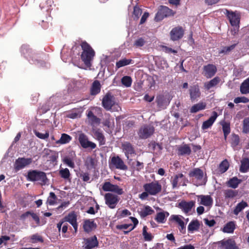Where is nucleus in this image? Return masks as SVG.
<instances>
[{
    "mask_svg": "<svg viewBox=\"0 0 249 249\" xmlns=\"http://www.w3.org/2000/svg\"><path fill=\"white\" fill-rule=\"evenodd\" d=\"M240 182L241 180L237 177H233L232 178H230L227 182V185L229 187L235 189L238 187Z\"/></svg>",
    "mask_w": 249,
    "mask_h": 249,
    "instance_id": "58836bf2",
    "label": "nucleus"
},
{
    "mask_svg": "<svg viewBox=\"0 0 249 249\" xmlns=\"http://www.w3.org/2000/svg\"><path fill=\"white\" fill-rule=\"evenodd\" d=\"M240 91L242 94H247L249 93V77L244 80L241 84Z\"/></svg>",
    "mask_w": 249,
    "mask_h": 249,
    "instance_id": "e433bc0d",
    "label": "nucleus"
},
{
    "mask_svg": "<svg viewBox=\"0 0 249 249\" xmlns=\"http://www.w3.org/2000/svg\"><path fill=\"white\" fill-rule=\"evenodd\" d=\"M57 197L53 192H50L47 199V203L50 205H53L55 204Z\"/></svg>",
    "mask_w": 249,
    "mask_h": 249,
    "instance_id": "8fccbe9b",
    "label": "nucleus"
},
{
    "mask_svg": "<svg viewBox=\"0 0 249 249\" xmlns=\"http://www.w3.org/2000/svg\"><path fill=\"white\" fill-rule=\"evenodd\" d=\"M145 43V40L142 37H140L135 41L134 46L136 47H141L143 46Z\"/></svg>",
    "mask_w": 249,
    "mask_h": 249,
    "instance_id": "bf43d9fd",
    "label": "nucleus"
},
{
    "mask_svg": "<svg viewBox=\"0 0 249 249\" xmlns=\"http://www.w3.org/2000/svg\"><path fill=\"white\" fill-rule=\"evenodd\" d=\"M191 149L187 144H184L178 148V154L179 155H190Z\"/></svg>",
    "mask_w": 249,
    "mask_h": 249,
    "instance_id": "c9c22d12",
    "label": "nucleus"
},
{
    "mask_svg": "<svg viewBox=\"0 0 249 249\" xmlns=\"http://www.w3.org/2000/svg\"><path fill=\"white\" fill-rule=\"evenodd\" d=\"M190 178H194L196 179V186L205 185L207 182L206 176L204 177L203 171L199 168L193 169L189 173Z\"/></svg>",
    "mask_w": 249,
    "mask_h": 249,
    "instance_id": "20e7f679",
    "label": "nucleus"
},
{
    "mask_svg": "<svg viewBox=\"0 0 249 249\" xmlns=\"http://www.w3.org/2000/svg\"><path fill=\"white\" fill-rule=\"evenodd\" d=\"M244 133H249V117L245 118L243 121V130Z\"/></svg>",
    "mask_w": 249,
    "mask_h": 249,
    "instance_id": "3c124183",
    "label": "nucleus"
},
{
    "mask_svg": "<svg viewBox=\"0 0 249 249\" xmlns=\"http://www.w3.org/2000/svg\"><path fill=\"white\" fill-rule=\"evenodd\" d=\"M204 75L208 78L213 77L217 71V68L215 65L209 64L203 67Z\"/></svg>",
    "mask_w": 249,
    "mask_h": 249,
    "instance_id": "6ab92c4d",
    "label": "nucleus"
},
{
    "mask_svg": "<svg viewBox=\"0 0 249 249\" xmlns=\"http://www.w3.org/2000/svg\"><path fill=\"white\" fill-rule=\"evenodd\" d=\"M197 197L200 199V204L206 207H211L213 204V199L209 195H198Z\"/></svg>",
    "mask_w": 249,
    "mask_h": 249,
    "instance_id": "a878e982",
    "label": "nucleus"
},
{
    "mask_svg": "<svg viewBox=\"0 0 249 249\" xmlns=\"http://www.w3.org/2000/svg\"><path fill=\"white\" fill-rule=\"evenodd\" d=\"M176 12L173 11L171 9L163 5H160L159 7L158 11L156 14L155 20L157 21H160L164 18L174 16Z\"/></svg>",
    "mask_w": 249,
    "mask_h": 249,
    "instance_id": "39448f33",
    "label": "nucleus"
},
{
    "mask_svg": "<svg viewBox=\"0 0 249 249\" xmlns=\"http://www.w3.org/2000/svg\"><path fill=\"white\" fill-rule=\"evenodd\" d=\"M97 224L93 219H86L83 222V229L85 232L89 233L97 228Z\"/></svg>",
    "mask_w": 249,
    "mask_h": 249,
    "instance_id": "4be33fe9",
    "label": "nucleus"
},
{
    "mask_svg": "<svg viewBox=\"0 0 249 249\" xmlns=\"http://www.w3.org/2000/svg\"><path fill=\"white\" fill-rule=\"evenodd\" d=\"M200 226V224L197 220H192L188 226V230L189 232H193L197 231Z\"/></svg>",
    "mask_w": 249,
    "mask_h": 249,
    "instance_id": "4c0bfd02",
    "label": "nucleus"
},
{
    "mask_svg": "<svg viewBox=\"0 0 249 249\" xmlns=\"http://www.w3.org/2000/svg\"><path fill=\"white\" fill-rule=\"evenodd\" d=\"M82 52L80 55L81 59L85 65L88 67L91 66V62L95 55L94 50L86 41H82L80 44Z\"/></svg>",
    "mask_w": 249,
    "mask_h": 249,
    "instance_id": "f257e3e1",
    "label": "nucleus"
},
{
    "mask_svg": "<svg viewBox=\"0 0 249 249\" xmlns=\"http://www.w3.org/2000/svg\"><path fill=\"white\" fill-rule=\"evenodd\" d=\"M133 60L131 59L123 58L117 61L116 63V67L119 69L121 67H124L132 64Z\"/></svg>",
    "mask_w": 249,
    "mask_h": 249,
    "instance_id": "a19ab883",
    "label": "nucleus"
},
{
    "mask_svg": "<svg viewBox=\"0 0 249 249\" xmlns=\"http://www.w3.org/2000/svg\"><path fill=\"white\" fill-rule=\"evenodd\" d=\"M225 13L232 26L238 25L240 22V16L235 12L226 10Z\"/></svg>",
    "mask_w": 249,
    "mask_h": 249,
    "instance_id": "a211bd4d",
    "label": "nucleus"
},
{
    "mask_svg": "<svg viewBox=\"0 0 249 249\" xmlns=\"http://www.w3.org/2000/svg\"><path fill=\"white\" fill-rule=\"evenodd\" d=\"M249 102V99L245 97H238L234 99V102L236 104L240 103H247Z\"/></svg>",
    "mask_w": 249,
    "mask_h": 249,
    "instance_id": "680f3d73",
    "label": "nucleus"
},
{
    "mask_svg": "<svg viewBox=\"0 0 249 249\" xmlns=\"http://www.w3.org/2000/svg\"><path fill=\"white\" fill-rule=\"evenodd\" d=\"M59 175L61 178L64 179H69L70 177V173L68 168L60 169L59 170Z\"/></svg>",
    "mask_w": 249,
    "mask_h": 249,
    "instance_id": "603ef678",
    "label": "nucleus"
},
{
    "mask_svg": "<svg viewBox=\"0 0 249 249\" xmlns=\"http://www.w3.org/2000/svg\"><path fill=\"white\" fill-rule=\"evenodd\" d=\"M96 139L99 141L100 145H104L106 143V139L102 132L99 129L94 132Z\"/></svg>",
    "mask_w": 249,
    "mask_h": 249,
    "instance_id": "473e14b6",
    "label": "nucleus"
},
{
    "mask_svg": "<svg viewBox=\"0 0 249 249\" xmlns=\"http://www.w3.org/2000/svg\"><path fill=\"white\" fill-rule=\"evenodd\" d=\"M189 91L190 100L192 102L197 100L200 96L201 92L199 86L197 84L190 86Z\"/></svg>",
    "mask_w": 249,
    "mask_h": 249,
    "instance_id": "412c9836",
    "label": "nucleus"
},
{
    "mask_svg": "<svg viewBox=\"0 0 249 249\" xmlns=\"http://www.w3.org/2000/svg\"><path fill=\"white\" fill-rule=\"evenodd\" d=\"M219 243L224 249H239L235 241L232 238L223 239Z\"/></svg>",
    "mask_w": 249,
    "mask_h": 249,
    "instance_id": "aec40b11",
    "label": "nucleus"
},
{
    "mask_svg": "<svg viewBox=\"0 0 249 249\" xmlns=\"http://www.w3.org/2000/svg\"><path fill=\"white\" fill-rule=\"evenodd\" d=\"M195 202L193 201L189 202L182 201L179 203L178 207L181 209L184 213H187L191 211L192 208L195 206Z\"/></svg>",
    "mask_w": 249,
    "mask_h": 249,
    "instance_id": "b1692460",
    "label": "nucleus"
},
{
    "mask_svg": "<svg viewBox=\"0 0 249 249\" xmlns=\"http://www.w3.org/2000/svg\"><path fill=\"white\" fill-rule=\"evenodd\" d=\"M102 104L106 110H110L112 107L115 105V98L110 92H107L103 97Z\"/></svg>",
    "mask_w": 249,
    "mask_h": 249,
    "instance_id": "1a4fd4ad",
    "label": "nucleus"
},
{
    "mask_svg": "<svg viewBox=\"0 0 249 249\" xmlns=\"http://www.w3.org/2000/svg\"><path fill=\"white\" fill-rule=\"evenodd\" d=\"M27 178L28 180L31 181H40L41 185H45L48 181L45 172L36 170L29 171Z\"/></svg>",
    "mask_w": 249,
    "mask_h": 249,
    "instance_id": "7ed1b4c3",
    "label": "nucleus"
},
{
    "mask_svg": "<svg viewBox=\"0 0 249 249\" xmlns=\"http://www.w3.org/2000/svg\"><path fill=\"white\" fill-rule=\"evenodd\" d=\"M162 48L163 49V51L166 53H177V51L175 50H174L173 49H172L171 48H169L168 47H167L166 46H163L162 47Z\"/></svg>",
    "mask_w": 249,
    "mask_h": 249,
    "instance_id": "338daca9",
    "label": "nucleus"
},
{
    "mask_svg": "<svg viewBox=\"0 0 249 249\" xmlns=\"http://www.w3.org/2000/svg\"><path fill=\"white\" fill-rule=\"evenodd\" d=\"M218 117V114L215 111L213 112V115L208 120L204 121L202 125L201 128L203 130H206L211 127Z\"/></svg>",
    "mask_w": 249,
    "mask_h": 249,
    "instance_id": "393cba45",
    "label": "nucleus"
},
{
    "mask_svg": "<svg viewBox=\"0 0 249 249\" xmlns=\"http://www.w3.org/2000/svg\"><path fill=\"white\" fill-rule=\"evenodd\" d=\"M156 221L158 223H163L165 222V215L163 212H160L157 213L155 218Z\"/></svg>",
    "mask_w": 249,
    "mask_h": 249,
    "instance_id": "6e6d98bb",
    "label": "nucleus"
},
{
    "mask_svg": "<svg viewBox=\"0 0 249 249\" xmlns=\"http://www.w3.org/2000/svg\"><path fill=\"white\" fill-rule=\"evenodd\" d=\"M154 212V210L149 206H146L141 211V216L144 217L148 215L151 214Z\"/></svg>",
    "mask_w": 249,
    "mask_h": 249,
    "instance_id": "c03bdc74",
    "label": "nucleus"
},
{
    "mask_svg": "<svg viewBox=\"0 0 249 249\" xmlns=\"http://www.w3.org/2000/svg\"><path fill=\"white\" fill-rule=\"evenodd\" d=\"M240 142V138L239 136L235 134H233L232 135L231 139V145L232 147H236L237 145H239Z\"/></svg>",
    "mask_w": 249,
    "mask_h": 249,
    "instance_id": "09e8293b",
    "label": "nucleus"
},
{
    "mask_svg": "<svg viewBox=\"0 0 249 249\" xmlns=\"http://www.w3.org/2000/svg\"><path fill=\"white\" fill-rule=\"evenodd\" d=\"M220 81L221 79L220 77L218 76L215 77L210 81L205 82L204 83V87L206 89L209 90L212 88L217 85L220 83Z\"/></svg>",
    "mask_w": 249,
    "mask_h": 249,
    "instance_id": "bb28decb",
    "label": "nucleus"
},
{
    "mask_svg": "<svg viewBox=\"0 0 249 249\" xmlns=\"http://www.w3.org/2000/svg\"><path fill=\"white\" fill-rule=\"evenodd\" d=\"M206 104L205 103L199 102L193 105L190 109L191 113H196L198 111L205 109Z\"/></svg>",
    "mask_w": 249,
    "mask_h": 249,
    "instance_id": "7c9ffc66",
    "label": "nucleus"
},
{
    "mask_svg": "<svg viewBox=\"0 0 249 249\" xmlns=\"http://www.w3.org/2000/svg\"><path fill=\"white\" fill-rule=\"evenodd\" d=\"M248 206V204L246 202L243 200L240 203H238L235 207L233 210V213L235 215H237L240 212Z\"/></svg>",
    "mask_w": 249,
    "mask_h": 249,
    "instance_id": "72a5a7b5",
    "label": "nucleus"
},
{
    "mask_svg": "<svg viewBox=\"0 0 249 249\" xmlns=\"http://www.w3.org/2000/svg\"><path fill=\"white\" fill-rule=\"evenodd\" d=\"M184 217L180 215H171L170 217V220L176 222L178 225L179 231L184 234L186 232V224L183 221Z\"/></svg>",
    "mask_w": 249,
    "mask_h": 249,
    "instance_id": "f8f14e48",
    "label": "nucleus"
},
{
    "mask_svg": "<svg viewBox=\"0 0 249 249\" xmlns=\"http://www.w3.org/2000/svg\"><path fill=\"white\" fill-rule=\"evenodd\" d=\"M143 188L151 196L157 195L162 190L161 185L157 181L145 183L143 185Z\"/></svg>",
    "mask_w": 249,
    "mask_h": 249,
    "instance_id": "423d86ee",
    "label": "nucleus"
},
{
    "mask_svg": "<svg viewBox=\"0 0 249 249\" xmlns=\"http://www.w3.org/2000/svg\"><path fill=\"white\" fill-rule=\"evenodd\" d=\"M102 189L104 191L113 192L119 195H122L124 193L123 189L120 188L119 186L112 184L108 181L104 183L102 185Z\"/></svg>",
    "mask_w": 249,
    "mask_h": 249,
    "instance_id": "9b49d317",
    "label": "nucleus"
},
{
    "mask_svg": "<svg viewBox=\"0 0 249 249\" xmlns=\"http://www.w3.org/2000/svg\"><path fill=\"white\" fill-rule=\"evenodd\" d=\"M84 247L85 249H92L93 248L97 247L99 245V242L96 235L89 238H84Z\"/></svg>",
    "mask_w": 249,
    "mask_h": 249,
    "instance_id": "f3484780",
    "label": "nucleus"
},
{
    "mask_svg": "<svg viewBox=\"0 0 249 249\" xmlns=\"http://www.w3.org/2000/svg\"><path fill=\"white\" fill-rule=\"evenodd\" d=\"M156 102L159 107L164 108L165 106L166 100L163 95L158 96L156 98Z\"/></svg>",
    "mask_w": 249,
    "mask_h": 249,
    "instance_id": "de8ad7c7",
    "label": "nucleus"
},
{
    "mask_svg": "<svg viewBox=\"0 0 249 249\" xmlns=\"http://www.w3.org/2000/svg\"><path fill=\"white\" fill-rule=\"evenodd\" d=\"M34 133L37 137L42 140H46L48 138L49 136V132L48 131H46L45 133L43 134L35 130H34Z\"/></svg>",
    "mask_w": 249,
    "mask_h": 249,
    "instance_id": "5fc2aeb1",
    "label": "nucleus"
},
{
    "mask_svg": "<svg viewBox=\"0 0 249 249\" xmlns=\"http://www.w3.org/2000/svg\"><path fill=\"white\" fill-rule=\"evenodd\" d=\"M109 166L111 169L114 168L124 171H126L128 169L127 165L119 156H113L111 158L109 161Z\"/></svg>",
    "mask_w": 249,
    "mask_h": 249,
    "instance_id": "6e6552de",
    "label": "nucleus"
},
{
    "mask_svg": "<svg viewBox=\"0 0 249 249\" xmlns=\"http://www.w3.org/2000/svg\"><path fill=\"white\" fill-rule=\"evenodd\" d=\"M235 229V224L234 221L228 222L223 228L222 231L225 233H233Z\"/></svg>",
    "mask_w": 249,
    "mask_h": 249,
    "instance_id": "c756f323",
    "label": "nucleus"
},
{
    "mask_svg": "<svg viewBox=\"0 0 249 249\" xmlns=\"http://www.w3.org/2000/svg\"><path fill=\"white\" fill-rule=\"evenodd\" d=\"M222 125L224 138L226 140L228 135L231 132L230 124L229 123L224 122Z\"/></svg>",
    "mask_w": 249,
    "mask_h": 249,
    "instance_id": "49530a36",
    "label": "nucleus"
},
{
    "mask_svg": "<svg viewBox=\"0 0 249 249\" xmlns=\"http://www.w3.org/2000/svg\"><path fill=\"white\" fill-rule=\"evenodd\" d=\"M121 81L123 85L125 86L126 87H130L132 84L131 78L128 76H124L122 78Z\"/></svg>",
    "mask_w": 249,
    "mask_h": 249,
    "instance_id": "864d4df0",
    "label": "nucleus"
},
{
    "mask_svg": "<svg viewBox=\"0 0 249 249\" xmlns=\"http://www.w3.org/2000/svg\"><path fill=\"white\" fill-rule=\"evenodd\" d=\"M20 52L30 63L35 65L43 64V62L41 59L40 54L33 51L29 45H22L20 48Z\"/></svg>",
    "mask_w": 249,
    "mask_h": 249,
    "instance_id": "f03ea898",
    "label": "nucleus"
},
{
    "mask_svg": "<svg viewBox=\"0 0 249 249\" xmlns=\"http://www.w3.org/2000/svg\"><path fill=\"white\" fill-rule=\"evenodd\" d=\"M104 199L106 204L111 209L116 208L120 200V198L117 195L111 193H106L104 196Z\"/></svg>",
    "mask_w": 249,
    "mask_h": 249,
    "instance_id": "9d476101",
    "label": "nucleus"
},
{
    "mask_svg": "<svg viewBox=\"0 0 249 249\" xmlns=\"http://www.w3.org/2000/svg\"><path fill=\"white\" fill-rule=\"evenodd\" d=\"M72 139V138L71 136L69 135L68 134L63 133L61 134V136L60 137V139L56 141V143H60V144H66L69 143Z\"/></svg>",
    "mask_w": 249,
    "mask_h": 249,
    "instance_id": "ea45409f",
    "label": "nucleus"
},
{
    "mask_svg": "<svg viewBox=\"0 0 249 249\" xmlns=\"http://www.w3.org/2000/svg\"><path fill=\"white\" fill-rule=\"evenodd\" d=\"M142 235L144 240L146 241H151L154 237L151 233H148L147 231V227L146 226H143L142 228Z\"/></svg>",
    "mask_w": 249,
    "mask_h": 249,
    "instance_id": "a18cd8bd",
    "label": "nucleus"
},
{
    "mask_svg": "<svg viewBox=\"0 0 249 249\" xmlns=\"http://www.w3.org/2000/svg\"><path fill=\"white\" fill-rule=\"evenodd\" d=\"M130 218L131 219L132 222L133 223V225H132L131 228L129 229L127 231H124V233L125 234H127L129 232L133 230L136 226V225H138L139 222L138 219L135 217H130Z\"/></svg>",
    "mask_w": 249,
    "mask_h": 249,
    "instance_id": "052dcab7",
    "label": "nucleus"
},
{
    "mask_svg": "<svg viewBox=\"0 0 249 249\" xmlns=\"http://www.w3.org/2000/svg\"><path fill=\"white\" fill-rule=\"evenodd\" d=\"M39 6L41 9L51 5V0H39Z\"/></svg>",
    "mask_w": 249,
    "mask_h": 249,
    "instance_id": "0e129e2a",
    "label": "nucleus"
},
{
    "mask_svg": "<svg viewBox=\"0 0 249 249\" xmlns=\"http://www.w3.org/2000/svg\"><path fill=\"white\" fill-rule=\"evenodd\" d=\"M238 43L233 44L230 46H225L222 47V48L219 50L218 51V55H220L221 54H229L232 50H233L235 47L237 46Z\"/></svg>",
    "mask_w": 249,
    "mask_h": 249,
    "instance_id": "2f4dec72",
    "label": "nucleus"
},
{
    "mask_svg": "<svg viewBox=\"0 0 249 249\" xmlns=\"http://www.w3.org/2000/svg\"><path fill=\"white\" fill-rule=\"evenodd\" d=\"M249 169V159L244 158L241 161V165L240 167V171L241 173H246Z\"/></svg>",
    "mask_w": 249,
    "mask_h": 249,
    "instance_id": "f704fd0d",
    "label": "nucleus"
},
{
    "mask_svg": "<svg viewBox=\"0 0 249 249\" xmlns=\"http://www.w3.org/2000/svg\"><path fill=\"white\" fill-rule=\"evenodd\" d=\"M63 161L70 167L73 168L75 167L74 162L72 161V159L68 156L65 157L63 159Z\"/></svg>",
    "mask_w": 249,
    "mask_h": 249,
    "instance_id": "13d9d810",
    "label": "nucleus"
},
{
    "mask_svg": "<svg viewBox=\"0 0 249 249\" xmlns=\"http://www.w3.org/2000/svg\"><path fill=\"white\" fill-rule=\"evenodd\" d=\"M142 11L141 8L137 6H134L133 14L137 18H139V16L142 14Z\"/></svg>",
    "mask_w": 249,
    "mask_h": 249,
    "instance_id": "69168bd1",
    "label": "nucleus"
},
{
    "mask_svg": "<svg viewBox=\"0 0 249 249\" xmlns=\"http://www.w3.org/2000/svg\"><path fill=\"white\" fill-rule=\"evenodd\" d=\"M238 194L236 190L227 189L224 191V195L225 198H233Z\"/></svg>",
    "mask_w": 249,
    "mask_h": 249,
    "instance_id": "79ce46f5",
    "label": "nucleus"
},
{
    "mask_svg": "<svg viewBox=\"0 0 249 249\" xmlns=\"http://www.w3.org/2000/svg\"><path fill=\"white\" fill-rule=\"evenodd\" d=\"M184 34V31L181 26L173 28L170 32V39L173 41H177L181 39Z\"/></svg>",
    "mask_w": 249,
    "mask_h": 249,
    "instance_id": "4468645a",
    "label": "nucleus"
},
{
    "mask_svg": "<svg viewBox=\"0 0 249 249\" xmlns=\"http://www.w3.org/2000/svg\"><path fill=\"white\" fill-rule=\"evenodd\" d=\"M101 85L98 80L94 81L90 89V94L92 95H95L98 94L101 91Z\"/></svg>",
    "mask_w": 249,
    "mask_h": 249,
    "instance_id": "cd10ccee",
    "label": "nucleus"
},
{
    "mask_svg": "<svg viewBox=\"0 0 249 249\" xmlns=\"http://www.w3.org/2000/svg\"><path fill=\"white\" fill-rule=\"evenodd\" d=\"M32 162L31 158H18L15 161L14 168L16 171H18L30 164Z\"/></svg>",
    "mask_w": 249,
    "mask_h": 249,
    "instance_id": "dca6fc26",
    "label": "nucleus"
},
{
    "mask_svg": "<svg viewBox=\"0 0 249 249\" xmlns=\"http://www.w3.org/2000/svg\"><path fill=\"white\" fill-rule=\"evenodd\" d=\"M122 148L126 157L128 159L130 156L135 154V151L133 145L129 142H124L122 144Z\"/></svg>",
    "mask_w": 249,
    "mask_h": 249,
    "instance_id": "5701e85b",
    "label": "nucleus"
},
{
    "mask_svg": "<svg viewBox=\"0 0 249 249\" xmlns=\"http://www.w3.org/2000/svg\"><path fill=\"white\" fill-rule=\"evenodd\" d=\"M229 167V163L227 160H223L219 165V170L221 173L226 172Z\"/></svg>",
    "mask_w": 249,
    "mask_h": 249,
    "instance_id": "37998d69",
    "label": "nucleus"
},
{
    "mask_svg": "<svg viewBox=\"0 0 249 249\" xmlns=\"http://www.w3.org/2000/svg\"><path fill=\"white\" fill-rule=\"evenodd\" d=\"M183 177L184 175L182 173L176 175L174 177V178L172 179L171 181L172 187L173 188H175L178 186V178H182Z\"/></svg>",
    "mask_w": 249,
    "mask_h": 249,
    "instance_id": "4d7b16f0",
    "label": "nucleus"
},
{
    "mask_svg": "<svg viewBox=\"0 0 249 249\" xmlns=\"http://www.w3.org/2000/svg\"><path fill=\"white\" fill-rule=\"evenodd\" d=\"M63 221L70 223L74 230V233H76L78 231V223L77 222V215L74 212L70 213L67 215L63 218Z\"/></svg>",
    "mask_w": 249,
    "mask_h": 249,
    "instance_id": "2eb2a0df",
    "label": "nucleus"
},
{
    "mask_svg": "<svg viewBox=\"0 0 249 249\" xmlns=\"http://www.w3.org/2000/svg\"><path fill=\"white\" fill-rule=\"evenodd\" d=\"M155 131L154 127L151 124H144L142 126L138 132L141 139H146L151 137Z\"/></svg>",
    "mask_w": 249,
    "mask_h": 249,
    "instance_id": "0eeeda50",
    "label": "nucleus"
},
{
    "mask_svg": "<svg viewBox=\"0 0 249 249\" xmlns=\"http://www.w3.org/2000/svg\"><path fill=\"white\" fill-rule=\"evenodd\" d=\"M78 141L81 146L84 148H90L91 149H93L96 147V144L89 141L87 136L84 133H81L79 135Z\"/></svg>",
    "mask_w": 249,
    "mask_h": 249,
    "instance_id": "ddd939ff",
    "label": "nucleus"
},
{
    "mask_svg": "<svg viewBox=\"0 0 249 249\" xmlns=\"http://www.w3.org/2000/svg\"><path fill=\"white\" fill-rule=\"evenodd\" d=\"M87 117L89 122L92 125L99 124L100 123V119L94 115L93 112L91 110L88 112Z\"/></svg>",
    "mask_w": 249,
    "mask_h": 249,
    "instance_id": "c85d7f7f",
    "label": "nucleus"
},
{
    "mask_svg": "<svg viewBox=\"0 0 249 249\" xmlns=\"http://www.w3.org/2000/svg\"><path fill=\"white\" fill-rule=\"evenodd\" d=\"M58 158V153L54 151L53 153H52V154L50 156L49 160L52 162L53 163L56 162Z\"/></svg>",
    "mask_w": 249,
    "mask_h": 249,
    "instance_id": "774afa93",
    "label": "nucleus"
},
{
    "mask_svg": "<svg viewBox=\"0 0 249 249\" xmlns=\"http://www.w3.org/2000/svg\"><path fill=\"white\" fill-rule=\"evenodd\" d=\"M31 239L32 240L33 243H36L37 242H40L42 243L43 242L42 237L37 234H33L31 236Z\"/></svg>",
    "mask_w": 249,
    "mask_h": 249,
    "instance_id": "e2e57ef3",
    "label": "nucleus"
}]
</instances>
